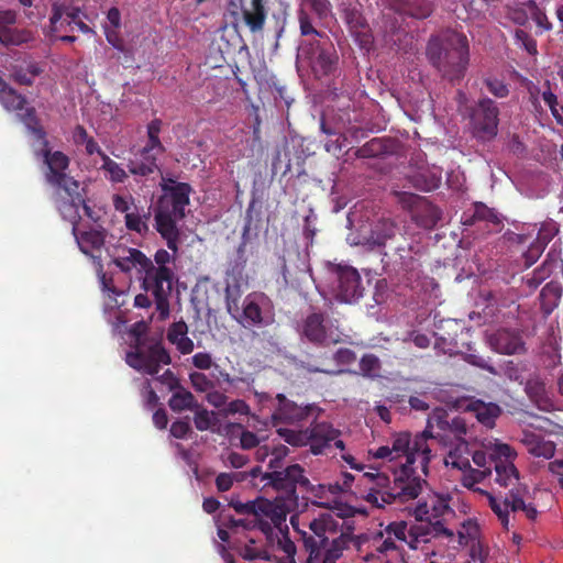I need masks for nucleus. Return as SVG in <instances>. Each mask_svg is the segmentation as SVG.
I'll return each instance as SVG.
<instances>
[{
    "mask_svg": "<svg viewBox=\"0 0 563 563\" xmlns=\"http://www.w3.org/2000/svg\"><path fill=\"white\" fill-rule=\"evenodd\" d=\"M21 121L27 128V130L38 140L43 141L44 145L48 144L46 140V132L44 128L41 125L40 120L36 115V110L34 107L25 108L23 113L19 114Z\"/></svg>",
    "mask_w": 563,
    "mask_h": 563,
    "instance_id": "58836bf2",
    "label": "nucleus"
},
{
    "mask_svg": "<svg viewBox=\"0 0 563 563\" xmlns=\"http://www.w3.org/2000/svg\"><path fill=\"white\" fill-rule=\"evenodd\" d=\"M73 224V233L76 238L78 246L80 251L87 255L93 256V252H100L106 242V231L98 229H90L88 231H84L81 233H77V223L70 222Z\"/></svg>",
    "mask_w": 563,
    "mask_h": 563,
    "instance_id": "a878e982",
    "label": "nucleus"
},
{
    "mask_svg": "<svg viewBox=\"0 0 563 563\" xmlns=\"http://www.w3.org/2000/svg\"><path fill=\"white\" fill-rule=\"evenodd\" d=\"M300 52L316 76H328L336 70L339 56L328 36L303 42Z\"/></svg>",
    "mask_w": 563,
    "mask_h": 563,
    "instance_id": "6e6552de",
    "label": "nucleus"
},
{
    "mask_svg": "<svg viewBox=\"0 0 563 563\" xmlns=\"http://www.w3.org/2000/svg\"><path fill=\"white\" fill-rule=\"evenodd\" d=\"M196 415L194 417L195 427L199 431H206L212 428L218 423L217 413L213 411H208L207 409H196Z\"/></svg>",
    "mask_w": 563,
    "mask_h": 563,
    "instance_id": "8fccbe9b",
    "label": "nucleus"
},
{
    "mask_svg": "<svg viewBox=\"0 0 563 563\" xmlns=\"http://www.w3.org/2000/svg\"><path fill=\"white\" fill-rule=\"evenodd\" d=\"M161 188L164 196L159 208L169 209L178 219L186 216L185 209L190 203L192 188L188 183H179L172 178H163Z\"/></svg>",
    "mask_w": 563,
    "mask_h": 563,
    "instance_id": "2eb2a0df",
    "label": "nucleus"
},
{
    "mask_svg": "<svg viewBox=\"0 0 563 563\" xmlns=\"http://www.w3.org/2000/svg\"><path fill=\"white\" fill-rule=\"evenodd\" d=\"M514 35L517 43H520L530 55L538 54L537 41L528 32L517 29Z\"/></svg>",
    "mask_w": 563,
    "mask_h": 563,
    "instance_id": "e2e57ef3",
    "label": "nucleus"
},
{
    "mask_svg": "<svg viewBox=\"0 0 563 563\" xmlns=\"http://www.w3.org/2000/svg\"><path fill=\"white\" fill-rule=\"evenodd\" d=\"M450 500V495L431 494L423 501L418 503L413 510L417 522L411 525L415 540L420 538L428 543L432 539L454 537V532L444 525L445 517L453 515Z\"/></svg>",
    "mask_w": 563,
    "mask_h": 563,
    "instance_id": "20e7f679",
    "label": "nucleus"
},
{
    "mask_svg": "<svg viewBox=\"0 0 563 563\" xmlns=\"http://www.w3.org/2000/svg\"><path fill=\"white\" fill-rule=\"evenodd\" d=\"M395 540L405 542L410 549L418 550L422 543L420 538L415 540L411 525L406 521H393L384 531H380L373 538V547L378 553H387L397 550Z\"/></svg>",
    "mask_w": 563,
    "mask_h": 563,
    "instance_id": "ddd939ff",
    "label": "nucleus"
},
{
    "mask_svg": "<svg viewBox=\"0 0 563 563\" xmlns=\"http://www.w3.org/2000/svg\"><path fill=\"white\" fill-rule=\"evenodd\" d=\"M346 538L343 532L334 538L331 542L328 541L325 548L320 550V559L317 563H336V561L343 555L344 550L347 549Z\"/></svg>",
    "mask_w": 563,
    "mask_h": 563,
    "instance_id": "f704fd0d",
    "label": "nucleus"
},
{
    "mask_svg": "<svg viewBox=\"0 0 563 563\" xmlns=\"http://www.w3.org/2000/svg\"><path fill=\"white\" fill-rule=\"evenodd\" d=\"M175 273L173 268H154L153 261L140 274V287L153 297L161 320L169 317V298L173 290Z\"/></svg>",
    "mask_w": 563,
    "mask_h": 563,
    "instance_id": "39448f33",
    "label": "nucleus"
},
{
    "mask_svg": "<svg viewBox=\"0 0 563 563\" xmlns=\"http://www.w3.org/2000/svg\"><path fill=\"white\" fill-rule=\"evenodd\" d=\"M289 449L284 444H278L274 446L271 451V460L268 462V467L272 471L275 470H283L284 467V460L289 454Z\"/></svg>",
    "mask_w": 563,
    "mask_h": 563,
    "instance_id": "4d7b16f0",
    "label": "nucleus"
},
{
    "mask_svg": "<svg viewBox=\"0 0 563 563\" xmlns=\"http://www.w3.org/2000/svg\"><path fill=\"white\" fill-rule=\"evenodd\" d=\"M395 195L401 207L411 212V219L418 227L431 230L441 220V210L426 197L407 191H395Z\"/></svg>",
    "mask_w": 563,
    "mask_h": 563,
    "instance_id": "9d476101",
    "label": "nucleus"
},
{
    "mask_svg": "<svg viewBox=\"0 0 563 563\" xmlns=\"http://www.w3.org/2000/svg\"><path fill=\"white\" fill-rule=\"evenodd\" d=\"M242 15L252 33L262 32L267 18L266 0H251L250 5L242 9Z\"/></svg>",
    "mask_w": 563,
    "mask_h": 563,
    "instance_id": "bb28decb",
    "label": "nucleus"
},
{
    "mask_svg": "<svg viewBox=\"0 0 563 563\" xmlns=\"http://www.w3.org/2000/svg\"><path fill=\"white\" fill-rule=\"evenodd\" d=\"M64 15L67 18L66 24L68 26L80 20V16L87 19V14L82 12L81 8L73 5L71 1L67 3L56 0L52 3L47 35L52 36L60 31L64 25V22H62Z\"/></svg>",
    "mask_w": 563,
    "mask_h": 563,
    "instance_id": "412c9836",
    "label": "nucleus"
},
{
    "mask_svg": "<svg viewBox=\"0 0 563 563\" xmlns=\"http://www.w3.org/2000/svg\"><path fill=\"white\" fill-rule=\"evenodd\" d=\"M473 219L478 221H487L493 224L501 223V218L499 213L495 209L487 207L483 202L475 203Z\"/></svg>",
    "mask_w": 563,
    "mask_h": 563,
    "instance_id": "49530a36",
    "label": "nucleus"
},
{
    "mask_svg": "<svg viewBox=\"0 0 563 563\" xmlns=\"http://www.w3.org/2000/svg\"><path fill=\"white\" fill-rule=\"evenodd\" d=\"M528 493L526 485H517L511 487L509 490V509L514 512L521 510L523 511L528 504L525 503V495Z\"/></svg>",
    "mask_w": 563,
    "mask_h": 563,
    "instance_id": "09e8293b",
    "label": "nucleus"
},
{
    "mask_svg": "<svg viewBox=\"0 0 563 563\" xmlns=\"http://www.w3.org/2000/svg\"><path fill=\"white\" fill-rule=\"evenodd\" d=\"M271 301L264 292H251L242 303V311L235 319L244 328H263L273 322V316L268 312L267 308Z\"/></svg>",
    "mask_w": 563,
    "mask_h": 563,
    "instance_id": "4468645a",
    "label": "nucleus"
},
{
    "mask_svg": "<svg viewBox=\"0 0 563 563\" xmlns=\"http://www.w3.org/2000/svg\"><path fill=\"white\" fill-rule=\"evenodd\" d=\"M526 393L529 398L540 408L547 409L550 406L549 398L545 393L544 383L538 379H530L526 384Z\"/></svg>",
    "mask_w": 563,
    "mask_h": 563,
    "instance_id": "ea45409f",
    "label": "nucleus"
},
{
    "mask_svg": "<svg viewBox=\"0 0 563 563\" xmlns=\"http://www.w3.org/2000/svg\"><path fill=\"white\" fill-rule=\"evenodd\" d=\"M429 430L411 438L410 432L401 431L393 434L390 442L376 450H369L374 459L388 460L393 465L388 470L393 479L385 472L369 466L368 472L358 477V483L367 487L366 501L377 508L386 505H401L416 499L427 482L421 474H428L432 459Z\"/></svg>",
    "mask_w": 563,
    "mask_h": 563,
    "instance_id": "f257e3e1",
    "label": "nucleus"
},
{
    "mask_svg": "<svg viewBox=\"0 0 563 563\" xmlns=\"http://www.w3.org/2000/svg\"><path fill=\"white\" fill-rule=\"evenodd\" d=\"M163 121L161 119H153L147 124V143L141 150L143 154H162L165 152V147L159 139V133L162 130Z\"/></svg>",
    "mask_w": 563,
    "mask_h": 563,
    "instance_id": "473e14b6",
    "label": "nucleus"
},
{
    "mask_svg": "<svg viewBox=\"0 0 563 563\" xmlns=\"http://www.w3.org/2000/svg\"><path fill=\"white\" fill-rule=\"evenodd\" d=\"M441 170L420 168L408 176V181L413 188L420 191H432L441 185Z\"/></svg>",
    "mask_w": 563,
    "mask_h": 563,
    "instance_id": "c756f323",
    "label": "nucleus"
},
{
    "mask_svg": "<svg viewBox=\"0 0 563 563\" xmlns=\"http://www.w3.org/2000/svg\"><path fill=\"white\" fill-rule=\"evenodd\" d=\"M189 379L192 387L197 391L206 393L213 388V382L207 377L206 374L200 372H194L189 374Z\"/></svg>",
    "mask_w": 563,
    "mask_h": 563,
    "instance_id": "69168bd1",
    "label": "nucleus"
},
{
    "mask_svg": "<svg viewBox=\"0 0 563 563\" xmlns=\"http://www.w3.org/2000/svg\"><path fill=\"white\" fill-rule=\"evenodd\" d=\"M379 368V361L374 354H365L360 361L363 375L372 376Z\"/></svg>",
    "mask_w": 563,
    "mask_h": 563,
    "instance_id": "774afa93",
    "label": "nucleus"
},
{
    "mask_svg": "<svg viewBox=\"0 0 563 563\" xmlns=\"http://www.w3.org/2000/svg\"><path fill=\"white\" fill-rule=\"evenodd\" d=\"M241 298V288L236 285H228L225 287V305L230 314L235 317L240 311L239 301Z\"/></svg>",
    "mask_w": 563,
    "mask_h": 563,
    "instance_id": "5fc2aeb1",
    "label": "nucleus"
},
{
    "mask_svg": "<svg viewBox=\"0 0 563 563\" xmlns=\"http://www.w3.org/2000/svg\"><path fill=\"white\" fill-rule=\"evenodd\" d=\"M140 155L142 157L141 161L139 159H131L128 164L129 172L132 175L136 176H148L153 174L156 169H158L157 166V156L156 154H143L142 151H140Z\"/></svg>",
    "mask_w": 563,
    "mask_h": 563,
    "instance_id": "e433bc0d",
    "label": "nucleus"
},
{
    "mask_svg": "<svg viewBox=\"0 0 563 563\" xmlns=\"http://www.w3.org/2000/svg\"><path fill=\"white\" fill-rule=\"evenodd\" d=\"M125 362L130 367L154 376L159 372L162 364L172 363V357L162 341L153 336L139 344H132L131 351L125 355Z\"/></svg>",
    "mask_w": 563,
    "mask_h": 563,
    "instance_id": "0eeeda50",
    "label": "nucleus"
},
{
    "mask_svg": "<svg viewBox=\"0 0 563 563\" xmlns=\"http://www.w3.org/2000/svg\"><path fill=\"white\" fill-rule=\"evenodd\" d=\"M467 37L449 32L443 37H432L427 46L430 63L450 81L461 80L468 65Z\"/></svg>",
    "mask_w": 563,
    "mask_h": 563,
    "instance_id": "7ed1b4c3",
    "label": "nucleus"
},
{
    "mask_svg": "<svg viewBox=\"0 0 563 563\" xmlns=\"http://www.w3.org/2000/svg\"><path fill=\"white\" fill-rule=\"evenodd\" d=\"M305 468L299 464H291L283 470L266 472L262 476V489L272 488L280 493V498L287 500L290 506H298L297 488L309 490L311 484L305 474Z\"/></svg>",
    "mask_w": 563,
    "mask_h": 563,
    "instance_id": "423d86ee",
    "label": "nucleus"
},
{
    "mask_svg": "<svg viewBox=\"0 0 563 563\" xmlns=\"http://www.w3.org/2000/svg\"><path fill=\"white\" fill-rule=\"evenodd\" d=\"M344 20L353 31L363 29L366 25L364 16L356 8L344 9Z\"/></svg>",
    "mask_w": 563,
    "mask_h": 563,
    "instance_id": "680f3d73",
    "label": "nucleus"
},
{
    "mask_svg": "<svg viewBox=\"0 0 563 563\" xmlns=\"http://www.w3.org/2000/svg\"><path fill=\"white\" fill-rule=\"evenodd\" d=\"M341 434L340 430L333 428L329 422H313L308 428V438L310 452L313 455L323 454L325 449L330 446L332 440Z\"/></svg>",
    "mask_w": 563,
    "mask_h": 563,
    "instance_id": "4be33fe9",
    "label": "nucleus"
},
{
    "mask_svg": "<svg viewBox=\"0 0 563 563\" xmlns=\"http://www.w3.org/2000/svg\"><path fill=\"white\" fill-rule=\"evenodd\" d=\"M301 335L319 346H329L342 340L339 327L323 312H312L302 320Z\"/></svg>",
    "mask_w": 563,
    "mask_h": 563,
    "instance_id": "1a4fd4ad",
    "label": "nucleus"
},
{
    "mask_svg": "<svg viewBox=\"0 0 563 563\" xmlns=\"http://www.w3.org/2000/svg\"><path fill=\"white\" fill-rule=\"evenodd\" d=\"M240 555L247 561L254 560H265L271 561L272 556L268 551L256 544L254 539H249V541L240 549Z\"/></svg>",
    "mask_w": 563,
    "mask_h": 563,
    "instance_id": "79ce46f5",
    "label": "nucleus"
},
{
    "mask_svg": "<svg viewBox=\"0 0 563 563\" xmlns=\"http://www.w3.org/2000/svg\"><path fill=\"white\" fill-rule=\"evenodd\" d=\"M450 415L442 408H437L433 410L431 416L428 418L427 427L424 430H429L432 438L429 440H433L435 437L433 435L432 430L434 428L441 431H448L450 426Z\"/></svg>",
    "mask_w": 563,
    "mask_h": 563,
    "instance_id": "c03bdc74",
    "label": "nucleus"
},
{
    "mask_svg": "<svg viewBox=\"0 0 563 563\" xmlns=\"http://www.w3.org/2000/svg\"><path fill=\"white\" fill-rule=\"evenodd\" d=\"M173 391L174 394L168 400V406L174 412L195 410L199 408V404L195 396L184 386H180Z\"/></svg>",
    "mask_w": 563,
    "mask_h": 563,
    "instance_id": "2f4dec72",
    "label": "nucleus"
},
{
    "mask_svg": "<svg viewBox=\"0 0 563 563\" xmlns=\"http://www.w3.org/2000/svg\"><path fill=\"white\" fill-rule=\"evenodd\" d=\"M387 152L386 145L383 140L374 137L366 142L363 146L358 147L355 156L358 158H371L383 155Z\"/></svg>",
    "mask_w": 563,
    "mask_h": 563,
    "instance_id": "37998d69",
    "label": "nucleus"
},
{
    "mask_svg": "<svg viewBox=\"0 0 563 563\" xmlns=\"http://www.w3.org/2000/svg\"><path fill=\"white\" fill-rule=\"evenodd\" d=\"M276 405L272 412L273 426L282 423H296L307 419L312 411L316 410V406L307 405L299 406L295 401L288 399L284 394H277L275 397Z\"/></svg>",
    "mask_w": 563,
    "mask_h": 563,
    "instance_id": "dca6fc26",
    "label": "nucleus"
},
{
    "mask_svg": "<svg viewBox=\"0 0 563 563\" xmlns=\"http://www.w3.org/2000/svg\"><path fill=\"white\" fill-rule=\"evenodd\" d=\"M492 475L490 470H476V468H470L465 473H463L461 483L464 487L475 492L477 487L475 485L477 483L483 482L486 477Z\"/></svg>",
    "mask_w": 563,
    "mask_h": 563,
    "instance_id": "de8ad7c7",
    "label": "nucleus"
},
{
    "mask_svg": "<svg viewBox=\"0 0 563 563\" xmlns=\"http://www.w3.org/2000/svg\"><path fill=\"white\" fill-rule=\"evenodd\" d=\"M34 40V34L27 29H0V43L5 46H20Z\"/></svg>",
    "mask_w": 563,
    "mask_h": 563,
    "instance_id": "c9c22d12",
    "label": "nucleus"
},
{
    "mask_svg": "<svg viewBox=\"0 0 563 563\" xmlns=\"http://www.w3.org/2000/svg\"><path fill=\"white\" fill-rule=\"evenodd\" d=\"M0 102L9 111L23 110L26 103L24 96L18 93L12 87L4 81H0Z\"/></svg>",
    "mask_w": 563,
    "mask_h": 563,
    "instance_id": "4c0bfd02",
    "label": "nucleus"
},
{
    "mask_svg": "<svg viewBox=\"0 0 563 563\" xmlns=\"http://www.w3.org/2000/svg\"><path fill=\"white\" fill-rule=\"evenodd\" d=\"M475 493H478L479 495L485 496L487 498L490 509L498 517V520L500 521L501 526L505 529H508V526H509V499H508V497H506L504 500H499L493 494H490L489 492L482 489V488H476Z\"/></svg>",
    "mask_w": 563,
    "mask_h": 563,
    "instance_id": "72a5a7b5",
    "label": "nucleus"
},
{
    "mask_svg": "<svg viewBox=\"0 0 563 563\" xmlns=\"http://www.w3.org/2000/svg\"><path fill=\"white\" fill-rule=\"evenodd\" d=\"M501 457H516L515 450L497 440H486L483 442V450H476L472 454L473 462L481 470H490Z\"/></svg>",
    "mask_w": 563,
    "mask_h": 563,
    "instance_id": "6ab92c4d",
    "label": "nucleus"
},
{
    "mask_svg": "<svg viewBox=\"0 0 563 563\" xmlns=\"http://www.w3.org/2000/svg\"><path fill=\"white\" fill-rule=\"evenodd\" d=\"M332 273L338 279L336 297L343 302H352L362 297L361 277L351 266L332 265Z\"/></svg>",
    "mask_w": 563,
    "mask_h": 563,
    "instance_id": "a211bd4d",
    "label": "nucleus"
},
{
    "mask_svg": "<svg viewBox=\"0 0 563 563\" xmlns=\"http://www.w3.org/2000/svg\"><path fill=\"white\" fill-rule=\"evenodd\" d=\"M474 135L479 140H492L497 135L499 109L496 102L487 97L481 98L471 113Z\"/></svg>",
    "mask_w": 563,
    "mask_h": 563,
    "instance_id": "f8f14e48",
    "label": "nucleus"
},
{
    "mask_svg": "<svg viewBox=\"0 0 563 563\" xmlns=\"http://www.w3.org/2000/svg\"><path fill=\"white\" fill-rule=\"evenodd\" d=\"M380 225L383 228L382 234L377 229L372 232L373 244L377 246H386L387 241L395 235L396 225L389 220L383 221Z\"/></svg>",
    "mask_w": 563,
    "mask_h": 563,
    "instance_id": "864d4df0",
    "label": "nucleus"
},
{
    "mask_svg": "<svg viewBox=\"0 0 563 563\" xmlns=\"http://www.w3.org/2000/svg\"><path fill=\"white\" fill-rule=\"evenodd\" d=\"M150 213L141 216L139 212H130L124 217L125 225L130 231H135L140 234L146 233L148 231V225L146 223Z\"/></svg>",
    "mask_w": 563,
    "mask_h": 563,
    "instance_id": "3c124183",
    "label": "nucleus"
},
{
    "mask_svg": "<svg viewBox=\"0 0 563 563\" xmlns=\"http://www.w3.org/2000/svg\"><path fill=\"white\" fill-rule=\"evenodd\" d=\"M155 229L166 241L167 247L174 253L178 252L180 232L177 227L178 219L169 209L159 208L155 213Z\"/></svg>",
    "mask_w": 563,
    "mask_h": 563,
    "instance_id": "aec40b11",
    "label": "nucleus"
},
{
    "mask_svg": "<svg viewBox=\"0 0 563 563\" xmlns=\"http://www.w3.org/2000/svg\"><path fill=\"white\" fill-rule=\"evenodd\" d=\"M542 99L550 108L551 113L556 120V122L563 125V115H560L559 112L558 97L549 88L548 90L542 92ZM560 110L563 111V107H560Z\"/></svg>",
    "mask_w": 563,
    "mask_h": 563,
    "instance_id": "338daca9",
    "label": "nucleus"
},
{
    "mask_svg": "<svg viewBox=\"0 0 563 563\" xmlns=\"http://www.w3.org/2000/svg\"><path fill=\"white\" fill-rule=\"evenodd\" d=\"M298 21H299L300 34L302 36L314 35V36L320 37L319 40H324L325 38L327 35H324L323 33L319 32L312 25V22H311V19L309 16V14L303 9H300L298 11Z\"/></svg>",
    "mask_w": 563,
    "mask_h": 563,
    "instance_id": "6e6d98bb",
    "label": "nucleus"
},
{
    "mask_svg": "<svg viewBox=\"0 0 563 563\" xmlns=\"http://www.w3.org/2000/svg\"><path fill=\"white\" fill-rule=\"evenodd\" d=\"M490 346L500 354H518L525 351V343L516 330L499 329L488 338Z\"/></svg>",
    "mask_w": 563,
    "mask_h": 563,
    "instance_id": "b1692460",
    "label": "nucleus"
},
{
    "mask_svg": "<svg viewBox=\"0 0 563 563\" xmlns=\"http://www.w3.org/2000/svg\"><path fill=\"white\" fill-rule=\"evenodd\" d=\"M484 85L496 98H506L509 95L508 85L498 78L487 77L484 79Z\"/></svg>",
    "mask_w": 563,
    "mask_h": 563,
    "instance_id": "13d9d810",
    "label": "nucleus"
},
{
    "mask_svg": "<svg viewBox=\"0 0 563 563\" xmlns=\"http://www.w3.org/2000/svg\"><path fill=\"white\" fill-rule=\"evenodd\" d=\"M563 296V287L556 280L547 283L539 294L540 310L547 318L549 317L560 305Z\"/></svg>",
    "mask_w": 563,
    "mask_h": 563,
    "instance_id": "c85d7f7f",
    "label": "nucleus"
},
{
    "mask_svg": "<svg viewBox=\"0 0 563 563\" xmlns=\"http://www.w3.org/2000/svg\"><path fill=\"white\" fill-rule=\"evenodd\" d=\"M396 253L399 255L400 265L406 271H412L416 268V258L410 255L412 247L410 245H399L395 247Z\"/></svg>",
    "mask_w": 563,
    "mask_h": 563,
    "instance_id": "0e129e2a",
    "label": "nucleus"
},
{
    "mask_svg": "<svg viewBox=\"0 0 563 563\" xmlns=\"http://www.w3.org/2000/svg\"><path fill=\"white\" fill-rule=\"evenodd\" d=\"M466 411L473 413L476 420L487 429L495 427L496 419L503 412L499 405L485 402L481 399L471 400L466 406Z\"/></svg>",
    "mask_w": 563,
    "mask_h": 563,
    "instance_id": "393cba45",
    "label": "nucleus"
},
{
    "mask_svg": "<svg viewBox=\"0 0 563 563\" xmlns=\"http://www.w3.org/2000/svg\"><path fill=\"white\" fill-rule=\"evenodd\" d=\"M295 508L297 506H290L287 500L280 497H276L274 500L258 498L256 518H254L256 527L265 534L271 533L273 527L283 531L284 526L287 530L288 528L285 525L287 515Z\"/></svg>",
    "mask_w": 563,
    "mask_h": 563,
    "instance_id": "9b49d317",
    "label": "nucleus"
},
{
    "mask_svg": "<svg viewBox=\"0 0 563 563\" xmlns=\"http://www.w3.org/2000/svg\"><path fill=\"white\" fill-rule=\"evenodd\" d=\"M221 522L225 526V528L231 531H238L240 528L243 530H251L256 528L255 519H235L231 515H227L224 512L220 514Z\"/></svg>",
    "mask_w": 563,
    "mask_h": 563,
    "instance_id": "603ef678",
    "label": "nucleus"
},
{
    "mask_svg": "<svg viewBox=\"0 0 563 563\" xmlns=\"http://www.w3.org/2000/svg\"><path fill=\"white\" fill-rule=\"evenodd\" d=\"M101 170L106 173L109 180L112 183H123L128 178V174L124 168L107 154H102Z\"/></svg>",
    "mask_w": 563,
    "mask_h": 563,
    "instance_id": "a19ab883",
    "label": "nucleus"
},
{
    "mask_svg": "<svg viewBox=\"0 0 563 563\" xmlns=\"http://www.w3.org/2000/svg\"><path fill=\"white\" fill-rule=\"evenodd\" d=\"M393 9L415 19H426L433 10V0H393Z\"/></svg>",
    "mask_w": 563,
    "mask_h": 563,
    "instance_id": "cd10ccee",
    "label": "nucleus"
},
{
    "mask_svg": "<svg viewBox=\"0 0 563 563\" xmlns=\"http://www.w3.org/2000/svg\"><path fill=\"white\" fill-rule=\"evenodd\" d=\"M44 164L46 183L55 189V202L62 217L76 222L79 219L78 206L82 203L80 183L67 174L69 157L60 151L52 152L48 144L41 151Z\"/></svg>",
    "mask_w": 563,
    "mask_h": 563,
    "instance_id": "f03ea898",
    "label": "nucleus"
},
{
    "mask_svg": "<svg viewBox=\"0 0 563 563\" xmlns=\"http://www.w3.org/2000/svg\"><path fill=\"white\" fill-rule=\"evenodd\" d=\"M151 261L142 251L128 246L118 247L117 255L112 258V263L122 273L129 274L136 269L139 275L150 265Z\"/></svg>",
    "mask_w": 563,
    "mask_h": 563,
    "instance_id": "5701e85b",
    "label": "nucleus"
},
{
    "mask_svg": "<svg viewBox=\"0 0 563 563\" xmlns=\"http://www.w3.org/2000/svg\"><path fill=\"white\" fill-rule=\"evenodd\" d=\"M530 453L538 457L551 459L555 453V444L552 441L538 440L530 449Z\"/></svg>",
    "mask_w": 563,
    "mask_h": 563,
    "instance_id": "052dcab7",
    "label": "nucleus"
},
{
    "mask_svg": "<svg viewBox=\"0 0 563 563\" xmlns=\"http://www.w3.org/2000/svg\"><path fill=\"white\" fill-rule=\"evenodd\" d=\"M329 525L330 521L327 518H318L311 520L309 523L312 533L298 530L301 534L305 550L308 552L306 563H317L318 559H320V550L325 548L329 540L327 537Z\"/></svg>",
    "mask_w": 563,
    "mask_h": 563,
    "instance_id": "f3484780",
    "label": "nucleus"
},
{
    "mask_svg": "<svg viewBox=\"0 0 563 563\" xmlns=\"http://www.w3.org/2000/svg\"><path fill=\"white\" fill-rule=\"evenodd\" d=\"M515 457H501L494 466L496 473L495 482L501 487L507 488L521 485L519 483V472L512 463Z\"/></svg>",
    "mask_w": 563,
    "mask_h": 563,
    "instance_id": "7c9ffc66",
    "label": "nucleus"
},
{
    "mask_svg": "<svg viewBox=\"0 0 563 563\" xmlns=\"http://www.w3.org/2000/svg\"><path fill=\"white\" fill-rule=\"evenodd\" d=\"M277 432L286 443L292 446H307L309 443L308 428L298 431L287 428H279Z\"/></svg>",
    "mask_w": 563,
    "mask_h": 563,
    "instance_id": "a18cd8bd",
    "label": "nucleus"
},
{
    "mask_svg": "<svg viewBox=\"0 0 563 563\" xmlns=\"http://www.w3.org/2000/svg\"><path fill=\"white\" fill-rule=\"evenodd\" d=\"M559 229L555 222L543 223L537 236L536 244L542 245L543 249L553 240L558 234Z\"/></svg>",
    "mask_w": 563,
    "mask_h": 563,
    "instance_id": "bf43d9fd",
    "label": "nucleus"
}]
</instances>
